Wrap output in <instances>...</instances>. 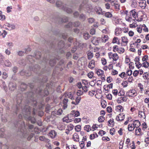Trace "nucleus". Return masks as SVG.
Segmentation results:
<instances>
[{"label": "nucleus", "instance_id": "1", "mask_svg": "<svg viewBox=\"0 0 149 149\" xmlns=\"http://www.w3.org/2000/svg\"><path fill=\"white\" fill-rule=\"evenodd\" d=\"M19 120L18 122L15 124V126L16 127H18L19 130L23 134V137L25 138H27L28 140L29 141L33 136L34 134L32 133L29 135V133L25 131V126L24 123L22 121L21 119L22 118V116L21 114H19Z\"/></svg>", "mask_w": 149, "mask_h": 149}, {"label": "nucleus", "instance_id": "2", "mask_svg": "<svg viewBox=\"0 0 149 149\" xmlns=\"http://www.w3.org/2000/svg\"><path fill=\"white\" fill-rule=\"evenodd\" d=\"M31 108L28 105L25 106L22 109L23 115L28 120L30 121L31 123H35L36 120L34 117L29 116L31 113Z\"/></svg>", "mask_w": 149, "mask_h": 149}, {"label": "nucleus", "instance_id": "3", "mask_svg": "<svg viewBox=\"0 0 149 149\" xmlns=\"http://www.w3.org/2000/svg\"><path fill=\"white\" fill-rule=\"evenodd\" d=\"M79 10L81 11L84 10L86 12L91 13L92 11L93 7L92 5L88 3V1L87 0L84 1L82 4L79 6Z\"/></svg>", "mask_w": 149, "mask_h": 149}, {"label": "nucleus", "instance_id": "4", "mask_svg": "<svg viewBox=\"0 0 149 149\" xmlns=\"http://www.w3.org/2000/svg\"><path fill=\"white\" fill-rule=\"evenodd\" d=\"M56 6L59 8L62 9L68 13H71L72 12V10L71 9L67 7L66 5H63V3L61 1H57L56 2Z\"/></svg>", "mask_w": 149, "mask_h": 149}, {"label": "nucleus", "instance_id": "5", "mask_svg": "<svg viewBox=\"0 0 149 149\" xmlns=\"http://www.w3.org/2000/svg\"><path fill=\"white\" fill-rule=\"evenodd\" d=\"M35 93L39 95L44 96H47L49 94V92L47 88L45 89V90L43 91L40 88H38L36 90Z\"/></svg>", "mask_w": 149, "mask_h": 149}, {"label": "nucleus", "instance_id": "6", "mask_svg": "<svg viewBox=\"0 0 149 149\" xmlns=\"http://www.w3.org/2000/svg\"><path fill=\"white\" fill-rule=\"evenodd\" d=\"M126 94L129 97H134L136 96L137 93L136 90L133 89L128 91L127 92Z\"/></svg>", "mask_w": 149, "mask_h": 149}, {"label": "nucleus", "instance_id": "7", "mask_svg": "<svg viewBox=\"0 0 149 149\" xmlns=\"http://www.w3.org/2000/svg\"><path fill=\"white\" fill-rule=\"evenodd\" d=\"M34 93L32 92H30L28 93L27 94L28 98L30 99L33 102L35 106H36L37 103L36 101L34 100V97L35 96Z\"/></svg>", "mask_w": 149, "mask_h": 149}, {"label": "nucleus", "instance_id": "8", "mask_svg": "<svg viewBox=\"0 0 149 149\" xmlns=\"http://www.w3.org/2000/svg\"><path fill=\"white\" fill-rule=\"evenodd\" d=\"M80 115L79 111H77L72 110L71 113L68 115V116L70 117H78Z\"/></svg>", "mask_w": 149, "mask_h": 149}, {"label": "nucleus", "instance_id": "9", "mask_svg": "<svg viewBox=\"0 0 149 149\" xmlns=\"http://www.w3.org/2000/svg\"><path fill=\"white\" fill-rule=\"evenodd\" d=\"M111 5L114 6V8L116 11L120 10V5L117 2H114L113 1L111 2Z\"/></svg>", "mask_w": 149, "mask_h": 149}, {"label": "nucleus", "instance_id": "10", "mask_svg": "<svg viewBox=\"0 0 149 149\" xmlns=\"http://www.w3.org/2000/svg\"><path fill=\"white\" fill-rule=\"evenodd\" d=\"M100 39V38H97L94 37L92 38L91 42L95 45H97L99 43V42Z\"/></svg>", "mask_w": 149, "mask_h": 149}, {"label": "nucleus", "instance_id": "11", "mask_svg": "<svg viewBox=\"0 0 149 149\" xmlns=\"http://www.w3.org/2000/svg\"><path fill=\"white\" fill-rule=\"evenodd\" d=\"M8 86L10 90L11 91H14L16 88V85L15 83L10 82L9 83Z\"/></svg>", "mask_w": 149, "mask_h": 149}, {"label": "nucleus", "instance_id": "12", "mask_svg": "<svg viewBox=\"0 0 149 149\" xmlns=\"http://www.w3.org/2000/svg\"><path fill=\"white\" fill-rule=\"evenodd\" d=\"M125 118V114L123 113L119 114L116 118V120L118 121L123 120Z\"/></svg>", "mask_w": 149, "mask_h": 149}, {"label": "nucleus", "instance_id": "13", "mask_svg": "<svg viewBox=\"0 0 149 149\" xmlns=\"http://www.w3.org/2000/svg\"><path fill=\"white\" fill-rule=\"evenodd\" d=\"M127 98L126 96L124 97H120L118 98L117 100V102L118 103H120L123 102H126L127 100Z\"/></svg>", "mask_w": 149, "mask_h": 149}, {"label": "nucleus", "instance_id": "14", "mask_svg": "<svg viewBox=\"0 0 149 149\" xmlns=\"http://www.w3.org/2000/svg\"><path fill=\"white\" fill-rule=\"evenodd\" d=\"M62 112V110L61 109H59L57 111H54L52 112V114L56 116V115H60Z\"/></svg>", "mask_w": 149, "mask_h": 149}, {"label": "nucleus", "instance_id": "15", "mask_svg": "<svg viewBox=\"0 0 149 149\" xmlns=\"http://www.w3.org/2000/svg\"><path fill=\"white\" fill-rule=\"evenodd\" d=\"M139 5L142 9H144L146 6V1H141L139 3Z\"/></svg>", "mask_w": 149, "mask_h": 149}, {"label": "nucleus", "instance_id": "16", "mask_svg": "<svg viewBox=\"0 0 149 149\" xmlns=\"http://www.w3.org/2000/svg\"><path fill=\"white\" fill-rule=\"evenodd\" d=\"M6 26L8 27V28H6V29L8 30H13L15 28V26L14 24H11L8 23H6Z\"/></svg>", "mask_w": 149, "mask_h": 149}, {"label": "nucleus", "instance_id": "17", "mask_svg": "<svg viewBox=\"0 0 149 149\" xmlns=\"http://www.w3.org/2000/svg\"><path fill=\"white\" fill-rule=\"evenodd\" d=\"M95 66V61L92 60L89 62L88 67L89 68L93 69L94 68Z\"/></svg>", "mask_w": 149, "mask_h": 149}, {"label": "nucleus", "instance_id": "18", "mask_svg": "<svg viewBox=\"0 0 149 149\" xmlns=\"http://www.w3.org/2000/svg\"><path fill=\"white\" fill-rule=\"evenodd\" d=\"M49 135L52 138L54 139L57 135V133L54 130H52L49 133Z\"/></svg>", "mask_w": 149, "mask_h": 149}, {"label": "nucleus", "instance_id": "19", "mask_svg": "<svg viewBox=\"0 0 149 149\" xmlns=\"http://www.w3.org/2000/svg\"><path fill=\"white\" fill-rule=\"evenodd\" d=\"M130 13L132 15L133 17L134 18L137 17V14L136 12V11L135 9H134L131 10L130 12Z\"/></svg>", "mask_w": 149, "mask_h": 149}, {"label": "nucleus", "instance_id": "20", "mask_svg": "<svg viewBox=\"0 0 149 149\" xmlns=\"http://www.w3.org/2000/svg\"><path fill=\"white\" fill-rule=\"evenodd\" d=\"M122 33V29L120 28H116L115 31V34L116 36H118Z\"/></svg>", "mask_w": 149, "mask_h": 149}, {"label": "nucleus", "instance_id": "21", "mask_svg": "<svg viewBox=\"0 0 149 149\" xmlns=\"http://www.w3.org/2000/svg\"><path fill=\"white\" fill-rule=\"evenodd\" d=\"M22 102V99H20L19 100H17V105L15 107V114H16L17 113V112L19 110V105L20 104L21 102Z\"/></svg>", "mask_w": 149, "mask_h": 149}, {"label": "nucleus", "instance_id": "22", "mask_svg": "<svg viewBox=\"0 0 149 149\" xmlns=\"http://www.w3.org/2000/svg\"><path fill=\"white\" fill-rule=\"evenodd\" d=\"M133 125L135 127L138 128L141 125L140 123L138 120H135L133 121Z\"/></svg>", "mask_w": 149, "mask_h": 149}, {"label": "nucleus", "instance_id": "23", "mask_svg": "<svg viewBox=\"0 0 149 149\" xmlns=\"http://www.w3.org/2000/svg\"><path fill=\"white\" fill-rule=\"evenodd\" d=\"M40 69V66L37 65H36L34 66V68H32V69H30L31 70L33 71L36 73H37V72Z\"/></svg>", "mask_w": 149, "mask_h": 149}, {"label": "nucleus", "instance_id": "24", "mask_svg": "<svg viewBox=\"0 0 149 149\" xmlns=\"http://www.w3.org/2000/svg\"><path fill=\"white\" fill-rule=\"evenodd\" d=\"M1 84V86L2 88H3L4 90L6 92H7V88L6 84L5 83V81H1V82L0 83Z\"/></svg>", "mask_w": 149, "mask_h": 149}, {"label": "nucleus", "instance_id": "25", "mask_svg": "<svg viewBox=\"0 0 149 149\" xmlns=\"http://www.w3.org/2000/svg\"><path fill=\"white\" fill-rule=\"evenodd\" d=\"M109 39V37L107 35H102L101 37L102 41V42H105Z\"/></svg>", "mask_w": 149, "mask_h": 149}, {"label": "nucleus", "instance_id": "26", "mask_svg": "<svg viewBox=\"0 0 149 149\" xmlns=\"http://www.w3.org/2000/svg\"><path fill=\"white\" fill-rule=\"evenodd\" d=\"M95 10L96 13L100 15L102 13V10L101 8L99 6H96L95 8Z\"/></svg>", "mask_w": 149, "mask_h": 149}, {"label": "nucleus", "instance_id": "27", "mask_svg": "<svg viewBox=\"0 0 149 149\" xmlns=\"http://www.w3.org/2000/svg\"><path fill=\"white\" fill-rule=\"evenodd\" d=\"M116 110L117 111H123V107L120 105H119L116 107Z\"/></svg>", "mask_w": 149, "mask_h": 149}, {"label": "nucleus", "instance_id": "28", "mask_svg": "<svg viewBox=\"0 0 149 149\" xmlns=\"http://www.w3.org/2000/svg\"><path fill=\"white\" fill-rule=\"evenodd\" d=\"M64 42L63 41H61L58 43V48L60 49L63 48L64 46Z\"/></svg>", "mask_w": 149, "mask_h": 149}, {"label": "nucleus", "instance_id": "29", "mask_svg": "<svg viewBox=\"0 0 149 149\" xmlns=\"http://www.w3.org/2000/svg\"><path fill=\"white\" fill-rule=\"evenodd\" d=\"M135 133L136 135H141V129L140 128H139L138 129L136 128L135 130Z\"/></svg>", "mask_w": 149, "mask_h": 149}, {"label": "nucleus", "instance_id": "30", "mask_svg": "<svg viewBox=\"0 0 149 149\" xmlns=\"http://www.w3.org/2000/svg\"><path fill=\"white\" fill-rule=\"evenodd\" d=\"M79 19L82 21H84L86 19V15L83 14L82 13L79 16Z\"/></svg>", "mask_w": 149, "mask_h": 149}, {"label": "nucleus", "instance_id": "31", "mask_svg": "<svg viewBox=\"0 0 149 149\" xmlns=\"http://www.w3.org/2000/svg\"><path fill=\"white\" fill-rule=\"evenodd\" d=\"M56 59L54 58L52 60L51 59L49 61V63L51 66H53L55 65L56 62Z\"/></svg>", "mask_w": 149, "mask_h": 149}, {"label": "nucleus", "instance_id": "32", "mask_svg": "<svg viewBox=\"0 0 149 149\" xmlns=\"http://www.w3.org/2000/svg\"><path fill=\"white\" fill-rule=\"evenodd\" d=\"M139 115L141 118H146L145 113L142 111H139Z\"/></svg>", "mask_w": 149, "mask_h": 149}, {"label": "nucleus", "instance_id": "33", "mask_svg": "<svg viewBox=\"0 0 149 149\" xmlns=\"http://www.w3.org/2000/svg\"><path fill=\"white\" fill-rule=\"evenodd\" d=\"M5 129L3 128H1L0 129V137H3L4 136V132L5 131Z\"/></svg>", "mask_w": 149, "mask_h": 149}, {"label": "nucleus", "instance_id": "34", "mask_svg": "<svg viewBox=\"0 0 149 149\" xmlns=\"http://www.w3.org/2000/svg\"><path fill=\"white\" fill-rule=\"evenodd\" d=\"M96 73L99 76H100L104 74V71L100 69H99L96 71Z\"/></svg>", "mask_w": 149, "mask_h": 149}, {"label": "nucleus", "instance_id": "35", "mask_svg": "<svg viewBox=\"0 0 149 149\" xmlns=\"http://www.w3.org/2000/svg\"><path fill=\"white\" fill-rule=\"evenodd\" d=\"M41 54L40 52H36L35 53V57L36 58L39 59L41 57Z\"/></svg>", "mask_w": 149, "mask_h": 149}, {"label": "nucleus", "instance_id": "36", "mask_svg": "<svg viewBox=\"0 0 149 149\" xmlns=\"http://www.w3.org/2000/svg\"><path fill=\"white\" fill-rule=\"evenodd\" d=\"M130 1L132 3L131 6L132 7H135L136 6L137 3L136 0H131Z\"/></svg>", "mask_w": 149, "mask_h": 149}, {"label": "nucleus", "instance_id": "37", "mask_svg": "<svg viewBox=\"0 0 149 149\" xmlns=\"http://www.w3.org/2000/svg\"><path fill=\"white\" fill-rule=\"evenodd\" d=\"M39 139L41 141L45 142L48 141L49 139H46L44 136H41L39 137Z\"/></svg>", "mask_w": 149, "mask_h": 149}, {"label": "nucleus", "instance_id": "38", "mask_svg": "<svg viewBox=\"0 0 149 149\" xmlns=\"http://www.w3.org/2000/svg\"><path fill=\"white\" fill-rule=\"evenodd\" d=\"M88 58V59H91L93 56V53L91 51H89L87 54Z\"/></svg>", "mask_w": 149, "mask_h": 149}, {"label": "nucleus", "instance_id": "39", "mask_svg": "<svg viewBox=\"0 0 149 149\" xmlns=\"http://www.w3.org/2000/svg\"><path fill=\"white\" fill-rule=\"evenodd\" d=\"M73 139L74 141H79V139L77 141V139H79V137L77 133H74L73 135Z\"/></svg>", "mask_w": 149, "mask_h": 149}, {"label": "nucleus", "instance_id": "40", "mask_svg": "<svg viewBox=\"0 0 149 149\" xmlns=\"http://www.w3.org/2000/svg\"><path fill=\"white\" fill-rule=\"evenodd\" d=\"M132 125V124H129L128 127V129L129 131H132L134 130L135 127Z\"/></svg>", "mask_w": 149, "mask_h": 149}, {"label": "nucleus", "instance_id": "41", "mask_svg": "<svg viewBox=\"0 0 149 149\" xmlns=\"http://www.w3.org/2000/svg\"><path fill=\"white\" fill-rule=\"evenodd\" d=\"M122 40L124 43L126 44H127L128 42L127 38V37L125 36L122 37Z\"/></svg>", "mask_w": 149, "mask_h": 149}, {"label": "nucleus", "instance_id": "42", "mask_svg": "<svg viewBox=\"0 0 149 149\" xmlns=\"http://www.w3.org/2000/svg\"><path fill=\"white\" fill-rule=\"evenodd\" d=\"M105 16L107 18H110L112 16V14L110 12H107L105 13Z\"/></svg>", "mask_w": 149, "mask_h": 149}, {"label": "nucleus", "instance_id": "43", "mask_svg": "<svg viewBox=\"0 0 149 149\" xmlns=\"http://www.w3.org/2000/svg\"><path fill=\"white\" fill-rule=\"evenodd\" d=\"M113 56L112 59L114 61H116L118 58V54L116 53L113 54Z\"/></svg>", "mask_w": 149, "mask_h": 149}, {"label": "nucleus", "instance_id": "44", "mask_svg": "<svg viewBox=\"0 0 149 149\" xmlns=\"http://www.w3.org/2000/svg\"><path fill=\"white\" fill-rule=\"evenodd\" d=\"M5 65L7 67H10L11 65V63L8 60H6L5 62Z\"/></svg>", "mask_w": 149, "mask_h": 149}, {"label": "nucleus", "instance_id": "45", "mask_svg": "<svg viewBox=\"0 0 149 149\" xmlns=\"http://www.w3.org/2000/svg\"><path fill=\"white\" fill-rule=\"evenodd\" d=\"M81 24V23L79 21H76L74 22L73 23V26L75 27H77L79 26Z\"/></svg>", "mask_w": 149, "mask_h": 149}, {"label": "nucleus", "instance_id": "46", "mask_svg": "<svg viewBox=\"0 0 149 149\" xmlns=\"http://www.w3.org/2000/svg\"><path fill=\"white\" fill-rule=\"evenodd\" d=\"M74 126L72 124H70L68 125L67 126L68 129H66V130H68L69 131H71L73 130V128Z\"/></svg>", "mask_w": 149, "mask_h": 149}, {"label": "nucleus", "instance_id": "47", "mask_svg": "<svg viewBox=\"0 0 149 149\" xmlns=\"http://www.w3.org/2000/svg\"><path fill=\"white\" fill-rule=\"evenodd\" d=\"M105 120L104 118L102 116H100L98 118V121L100 123H102Z\"/></svg>", "mask_w": 149, "mask_h": 149}, {"label": "nucleus", "instance_id": "48", "mask_svg": "<svg viewBox=\"0 0 149 149\" xmlns=\"http://www.w3.org/2000/svg\"><path fill=\"white\" fill-rule=\"evenodd\" d=\"M83 37L85 40H87L90 37V36L88 33H84L83 34Z\"/></svg>", "mask_w": 149, "mask_h": 149}, {"label": "nucleus", "instance_id": "49", "mask_svg": "<svg viewBox=\"0 0 149 149\" xmlns=\"http://www.w3.org/2000/svg\"><path fill=\"white\" fill-rule=\"evenodd\" d=\"M74 129L76 132H79L81 130V126L80 125H77L75 126Z\"/></svg>", "mask_w": 149, "mask_h": 149}, {"label": "nucleus", "instance_id": "50", "mask_svg": "<svg viewBox=\"0 0 149 149\" xmlns=\"http://www.w3.org/2000/svg\"><path fill=\"white\" fill-rule=\"evenodd\" d=\"M7 34V32L5 30H4L3 31V33H1L0 31V36L1 35H2L3 36V38H5L6 37V36Z\"/></svg>", "mask_w": 149, "mask_h": 149}, {"label": "nucleus", "instance_id": "51", "mask_svg": "<svg viewBox=\"0 0 149 149\" xmlns=\"http://www.w3.org/2000/svg\"><path fill=\"white\" fill-rule=\"evenodd\" d=\"M81 99V97H80L77 96L76 97L75 99V102L76 103V104H77V105L79 104V103L80 102V101Z\"/></svg>", "mask_w": 149, "mask_h": 149}, {"label": "nucleus", "instance_id": "52", "mask_svg": "<svg viewBox=\"0 0 149 149\" xmlns=\"http://www.w3.org/2000/svg\"><path fill=\"white\" fill-rule=\"evenodd\" d=\"M68 21V18L66 17H64L61 19L62 22H66Z\"/></svg>", "mask_w": 149, "mask_h": 149}, {"label": "nucleus", "instance_id": "53", "mask_svg": "<svg viewBox=\"0 0 149 149\" xmlns=\"http://www.w3.org/2000/svg\"><path fill=\"white\" fill-rule=\"evenodd\" d=\"M125 19L126 21L128 22H131L132 19V17H129V16L128 15H126Z\"/></svg>", "mask_w": 149, "mask_h": 149}, {"label": "nucleus", "instance_id": "54", "mask_svg": "<svg viewBox=\"0 0 149 149\" xmlns=\"http://www.w3.org/2000/svg\"><path fill=\"white\" fill-rule=\"evenodd\" d=\"M143 64V67H144L145 68H148L149 66V63L147 61H145Z\"/></svg>", "mask_w": 149, "mask_h": 149}, {"label": "nucleus", "instance_id": "55", "mask_svg": "<svg viewBox=\"0 0 149 149\" xmlns=\"http://www.w3.org/2000/svg\"><path fill=\"white\" fill-rule=\"evenodd\" d=\"M138 86L139 88L140 91H143V85L141 83H139L138 84Z\"/></svg>", "mask_w": 149, "mask_h": 149}, {"label": "nucleus", "instance_id": "56", "mask_svg": "<svg viewBox=\"0 0 149 149\" xmlns=\"http://www.w3.org/2000/svg\"><path fill=\"white\" fill-rule=\"evenodd\" d=\"M102 32L103 33L105 34H108L109 33L108 28H106L105 29H103Z\"/></svg>", "mask_w": 149, "mask_h": 149}, {"label": "nucleus", "instance_id": "57", "mask_svg": "<svg viewBox=\"0 0 149 149\" xmlns=\"http://www.w3.org/2000/svg\"><path fill=\"white\" fill-rule=\"evenodd\" d=\"M63 122H65L66 123H69L71 121L70 120H69L68 117H65L63 118Z\"/></svg>", "mask_w": 149, "mask_h": 149}, {"label": "nucleus", "instance_id": "58", "mask_svg": "<svg viewBox=\"0 0 149 149\" xmlns=\"http://www.w3.org/2000/svg\"><path fill=\"white\" fill-rule=\"evenodd\" d=\"M88 20L89 23L91 24L93 23L95 21V19L92 17L88 18Z\"/></svg>", "mask_w": 149, "mask_h": 149}, {"label": "nucleus", "instance_id": "59", "mask_svg": "<svg viewBox=\"0 0 149 149\" xmlns=\"http://www.w3.org/2000/svg\"><path fill=\"white\" fill-rule=\"evenodd\" d=\"M119 49L117 45H114L113 47V51L115 52H118Z\"/></svg>", "mask_w": 149, "mask_h": 149}, {"label": "nucleus", "instance_id": "60", "mask_svg": "<svg viewBox=\"0 0 149 149\" xmlns=\"http://www.w3.org/2000/svg\"><path fill=\"white\" fill-rule=\"evenodd\" d=\"M8 74L5 72H4L2 73V77L3 78L6 79L8 77Z\"/></svg>", "mask_w": 149, "mask_h": 149}, {"label": "nucleus", "instance_id": "61", "mask_svg": "<svg viewBox=\"0 0 149 149\" xmlns=\"http://www.w3.org/2000/svg\"><path fill=\"white\" fill-rule=\"evenodd\" d=\"M132 71L131 70L129 69L127 71L126 74H127V76H130L132 75Z\"/></svg>", "mask_w": 149, "mask_h": 149}, {"label": "nucleus", "instance_id": "62", "mask_svg": "<svg viewBox=\"0 0 149 149\" xmlns=\"http://www.w3.org/2000/svg\"><path fill=\"white\" fill-rule=\"evenodd\" d=\"M85 130L87 132H88L91 130L90 126L89 125H86L84 127Z\"/></svg>", "mask_w": 149, "mask_h": 149}, {"label": "nucleus", "instance_id": "63", "mask_svg": "<svg viewBox=\"0 0 149 149\" xmlns=\"http://www.w3.org/2000/svg\"><path fill=\"white\" fill-rule=\"evenodd\" d=\"M93 73L92 72H90L88 74V76L90 78H91L93 77Z\"/></svg>", "mask_w": 149, "mask_h": 149}, {"label": "nucleus", "instance_id": "64", "mask_svg": "<svg viewBox=\"0 0 149 149\" xmlns=\"http://www.w3.org/2000/svg\"><path fill=\"white\" fill-rule=\"evenodd\" d=\"M0 148L1 149H8V146L7 145H3V146L1 145V143H0Z\"/></svg>", "mask_w": 149, "mask_h": 149}]
</instances>
